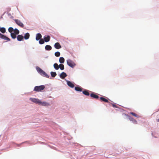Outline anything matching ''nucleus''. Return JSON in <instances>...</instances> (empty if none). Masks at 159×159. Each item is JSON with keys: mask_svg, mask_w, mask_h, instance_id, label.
Masks as SVG:
<instances>
[{"mask_svg": "<svg viewBox=\"0 0 159 159\" xmlns=\"http://www.w3.org/2000/svg\"><path fill=\"white\" fill-rule=\"evenodd\" d=\"M45 88V86L43 85L39 86H36L34 87V91L36 92H40L43 90Z\"/></svg>", "mask_w": 159, "mask_h": 159, "instance_id": "nucleus-1", "label": "nucleus"}, {"mask_svg": "<svg viewBox=\"0 0 159 159\" xmlns=\"http://www.w3.org/2000/svg\"><path fill=\"white\" fill-rule=\"evenodd\" d=\"M67 64L70 67L73 68L75 66V63L70 59H68L67 60Z\"/></svg>", "mask_w": 159, "mask_h": 159, "instance_id": "nucleus-2", "label": "nucleus"}, {"mask_svg": "<svg viewBox=\"0 0 159 159\" xmlns=\"http://www.w3.org/2000/svg\"><path fill=\"white\" fill-rule=\"evenodd\" d=\"M15 21L16 23L19 26L23 28L24 27V24L20 21V20L18 19H16L15 20Z\"/></svg>", "mask_w": 159, "mask_h": 159, "instance_id": "nucleus-3", "label": "nucleus"}, {"mask_svg": "<svg viewBox=\"0 0 159 159\" xmlns=\"http://www.w3.org/2000/svg\"><path fill=\"white\" fill-rule=\"evenodd\" d=\"M30 99L31 101L34 102L39 104L40 100L38 99L31 98Z\"/></svg>", "mask_w": 159, "mask_h": 159, "instance_id": "nucleus-4", "label": "nucleus"}, {"mask_svg": "<svg viewBox=\"0 0 159 159\" xmlns=\"http://www.w3.org/2000/svg\"><path fill=\"white\" fill-rule=\"evenodd\" d=\"M0 38L4 39V40H7V41H10V39L6 37V36L4 35H3L1 34L0 33Z\"/></svg>", "mask_w": 159, "mask_h": 159, "instance_id": "nucleus-5", "label": "nucleus"}, {"mask_svg": "<svg viewBox=\"0 0 159 159\" xmlns=\"http://www.w3.org/2000/svg\"><path fill=\"white\" fill-rule=\"evenodd\" d=\"M55 48L57 49H59L61 48V46L60 44L58 43H56L54 45Z\"/></svg>", "mask_w": 159, "mask_h": 159, "instance_id": "nucleus-6", "label": "nucleus"}, {"mask_svg": "<svg viewBox=\"0 0 159 159\" xmlns=\"http://www.w3.org/2000/svg\"><path fill=\"white\" fill-rule=\"evenodd\" d=\"M39 105H41L43 106H47L49 105L48 103L46 102H41L40 101Z\"/></svg>", "mask_w": 159, "mask_h": 159, "instance_id": "nucleus-7", "label": "nucleus"}, {"mask_svg": "<svg viewBox=\"0 0 159 159\" xmlns=\"http://www.w3.org/2000/svg\"><path fill=\"white\" fill-rule=\"evenodd\" d=\"M40 75H42L43 76L47 78H49V76L43 70L40 73Z\"/></svg>", "mask_w": 159, "mask_h": 159, "instance_id": "nucleus-8", "label": "nucleus"}, {"mask_svg": "<svg viewBox=\"0 0 159 159\" xmlns=\"http://www.w3.org/2000/svg\"><path fill=\"white\" fill-rule=\"evenodd\" d=\"M67 85L70 87L73 88L74 87V84L71 82L69 81H67Z\"/></svg>", "mask_w": 159, "mask_h": 159, "instance_id": "nucleus-9", "label": "nucleus"}, {"mask_svg": "<svg viewBox=\"0 0 159 159\" xmlns=\"http://www.w3.org/2000/svg\"><path fill=\"white\" fill-rule=\"evenodd\" d=\"M67 76L66 74L64 72H62L60 75V77L62 79H64Z\"/></svg>", "mask_w": 159, "mask_h": 159, "instance_id": "nucleus-10", "label": "nucleus"}, {"mask_svg": "<svg viewBox=\"0 0 159 159\" xmlns=\"http://www.w3.org/2000/svg\"><path fill=\"white\" fill-rule=\"evenodd\" d=\"M17 38L18 41H20L23 39L24 37L22 35H19L17 36Z\"/></svg>", "mask_w": 159, "mask_h": 159, "instance_id": "nucleus-11", "label": "nucleus"}, {"mask_svg": "<svg viewBox=\"0 0 159 159\" xmlns=\"http://www.w3.org/2000/svg\"><path fill=\"white\" fill-rule=\"evenodd\" d=\"M50 36L49 35H48L47 36H45L44 37V41L46 42H49L50 40Z\"/></svg>", "mask_w": 159, "mask_h": 159, "instance_id": "nucleus-12", "label": "nucleus"}, {"mask_svg": "<svg viewBox=\"0 0 159 159\" xmlns=\"http://www.w3.org/2000/svg\"><path fill=\"white\" fill-rule=\"evenodd\" d=\"M42 35L38 33L36 34V40H38L41 39Z\"/></svg>", "mask_w": 159, "mask_h": 159, "instance_id": "nucleus-13", "label": "nucleus"}, {"mask_svg": "<svg viewBox=\"0 0 159 159\" xmlns=\"http://www.w3.org/2000/svg\"><path fill=\"white\" fill-rule=\"evenodd\" d=\"M90 96L91 97L94 98L96 99H98L99 98L98 96L94 93H91L90 94Z\"/></svg>", "mask_w": 159, "mask_h": 159, "instance_id": "nucleus-14", "label": "nucleus"}, {"mask_svg": "<svg viewBox=\"0 0 159 159\" xmlns=\"http://www.w3.org/2000/svg\"><path fill=\"white\" fill-rule=\"evenodd\" d=\"M129 120L131 121H132L134 124H137V121L135 120L134 118H133L129 117Z\"/></svg>", "mask_w": 159, "mask_h": 159, "instance_id": "nucleus-15", "label": "nucleus"}, {"mask_svg": "<svg viewBox=\"0 0 159 159\" xmlns=\"http://www.w3.org/2000/svg\"><path fill=\"white\" fill-rule=\"evenodd\" d=\"M52 48V47L49 45H46L45 47V49L48 51L51 50Z\"/></svg>", "mask_w": 159, "mask_h": 159, "instance_id": "nucleus-16", "label": "nucleus"}, {"mask_svg": "<svg viewBox=\"0 0 159 159\" xmlns=\"http://www.w3.org/2000/svg\"><path fill=\"white\" fill-rule=\"evenodd\" d=\"M100 99L102 101L105 102H107V103L109 102L108 101L107 99H106L105 98L103 97H100Z\"/></svg>", "mask_w": 159, "mask_h": 159, "instance_id": "nucleus-17", "label": "nucleus"}, {"mask_svg": "<svg viewBox=\"0 0 159 159\" xmlns=\"http://www.w3.org/2000/svg\"><path fill=\"white\" fill-rule=\"evenodd\" d=\"M30 36V35L29 33H27L25 34L24 38L25 39H27L29 38Z\"/></svg>", "mask_w": 159, "mask_h": 159, "instance_id": "nucleus-18", "label": "nucleus"}, {"mask_svg": "<svg viewBox=\"0 0 159 159\" xmlns=\"http://www.w3.org/2000/svg\"><path fill=\"white\" fill-rule=\"evenodd\" d=\"M59 61L60 63H63L64 62L65 59L63 57H60L59 59Z\"/></svg>", "mask_w": 159, "mask_h": 159, "instance_id": "nucleus-19", "label": "nucleus"}, {"mask_svg": "<svg viewBox=\"0 0 159 159\" xmlns=\"http://www.w3.org/2000/svg\"><path fill=\"white\" fill-rule=\"evenodd\" d=\"M83 93L85 95L87 96H89L90 95L88 91L87 90H85L84 91H83Z\"/></svg>", "mask_w": 159, "mask_h": 159, "instance_id": "nucleus-20", "label": "nucleus"}, {"mask_svg": "<svg viewBox=\"0 0 159 159\" xmlns=\"http://www.w3.org/2000/svg\"><path fill=\"white\" fill-rule=\"evenodd\" d=\"M75 90L77 91L81 92L82 91V88L80 87H75Z\"/></svg>", "mask_w": 159, "mask_h": 159, "instance_id": "nucleus-21", "label": "nucleus"}, {"mask_svg": "<svg viewBox=\"0 0 159 159\" xmlns=\"http://www.w3.org/2000/svg\"><path fill=\"white\" fill-rule=\"evenodd\" d=\"M53 66L54 68L56 70H58L59 68V66L57 63H54Z\"/></svg>", "mask_w": 159, "mask_h": 159, "instance_id": "nucleus-22", "label": "nucleus"}, {"mask_svg": "<svg viewBox=\"0 0 159 159\" xmlns=\"http://www.w3.org/2000/svg\"><path fill=\"white\" fill-rule=\"evenodd\" d=\"M17 34H16L14 33H11V38L13 39H15L16 38V35Z\"/></svg>", "mask_w": 159, "mask_h": 159, "instance_id": "nucleus-23", "label": "nucleus"}, {"mask_svg": "<svg viewBox=\"0 0 159 159\" xmlns=\"http://www.w3.org/2000/svg\"><path fill=\"white\" fill-rule=\"evenodd\" d=\"M51 75L52 77H55L57 75V74L55 72H51Z\"/></svg>", "mask_w": 159, "mask_h": 159, "instance_id": "nucleus-24", "label": "nucleus"}, {"mask_svg": "<svg viewBox=\"0 0 159 159\" xmlns=\"http://www.w3.org/2000/svg\"><path fill=\"white\" fill-rule=\"evenodd\" d=\"M14 33L16 34H18L19 33V31L17 29H15L13 31Z\"/></svg>", "mask_w": 159, "mask_h": 159, "instance_id": "nucleus-25", "label": "nucleus"}, {"mask_svg": "<svg viewBox=\"0 0 159 159\" xmlns=\"http://www.w3.org/2000/svg\"><path fill=\"white\" fill-rule=\"evenodd\" d=\"M59 68L61 70H63L64 69V66L62 64H60L59 65Z\"/></svg>", "mask_w": 159, "mask_h": 159, "instance_id": "nucleus-26", "label": "nucleus"}, {"mask_svg": "<svg viewBox=\"0 0 159 159\" xmlns=\"http://www.w3.org/2000/svg\"><path fill=\"white\" fill-rule=\"evenodd\" d=\"M36 69L37 71L40 74V73H41V72L43 70H42L40 68L38 67L36 68Z\"/></svg>", "mask_w": 159, "mask_h": 159, "instance_id": "nucleus-27", "label": "nucleus"}, {"mask_svg": "<svg viewBox=\"0 0 159 159\" xmlns=\"http://www.w3.org/2000/svg\"><path fill=\"white\" fill-rule=\"evenodd\" d=\"M8 30L9 32L11 33H13L12 32L14 31L13 28L11 27H9L8 28Z\"/></svg>", "mask_w": 159, "mask_h": 159, "instance_id": "nucleus-28", "label": "nucleus"}, {"mask_svg": "<svg viewBox=\"0 0 159 159\" xmlns=\"http://www.w3.org/2000/svg\"><path fill=\"white\" fill-rule=\"evenodd\" d=\"M55 56L57 57H59L60 55V53L59 52H57L55 53Z\"/></svg>", "mask_w": 159, "mask_h": 159, "instance_id": "nucleus-29", "label": "nucleus"}, {"mask_svg": "<svg viewBox=\"0 0 159 159\" xmlns=\"http://www.w3.org/2000/svg\"><path fill=\"white\" fill-rule=\"evenodd\" d=\"M44 41L43 39H41L39 41V43L40 44H43L44 43Z\"/></svg>", "mask_w": 159, "mask_h": 159, "instance_id": "nucleus-30", "label": "nucleus"}, {"mask_svg": "<svg viewBox=\"0 0 159 159\" xmlns=\"http://www.w3.org/2000/svg\"><path fill=\"white\" fill-rule=\"evenodd\" d=\"M130 113L131 115H132L133 116L135 117H136L137 118L139 117V116L136 114L135 113H134V112H130Z\"/></svg>", "mask_w": 159, "mask_h": 159, "instance_id": "nucleus-31", "label": "nucleus"}, {"mask_svg": "<svg viewBox=\"0 0 159 159\" xmlns=\"http://www.w3.org/2000/svg\"><path fill=\"white\" fill-rule=\"evenodd\" d=\"M0 31L2 33H4L6 32L5 28L4 27H2V29Z\"/></svg>", "mask_w": 159, "mask_h": 159, "instance_id": "nucleus-32", "label": "nucleus"}, {"mask_svg": "<svg viewBox=\"0 0 159 159\" xmlns=\"http://www.w3.org/2000/svg\"><path fill=\"white\" fill-rule=\"evenodd\" d=\"M111 105H112V106H113V107H116V108L117 107V106L115 104H113L112 103H111Z\"/></svg>", "mask_w": 159, "mask_h": 159, "instance_id": "nucleus-33", "label": "nucleus"}, {"mask_svg": "<svg viewBox=\"0 0 159 159\" xmlns=\"http://www.w3.org/2000/svg\"><path fill=\"white\" fill-rule=\"evenodd\" d=\"M156 121L158 122H159V119H157L156 120Z\"/></svg>", "mask_w": 159, "mask_h": 159, "instance_id": "nucleus-34", "label": "nucleus"}, {"mask_svg": "<svg viewBox=\"0 0 159 159\" xmlns=\"http://www.w3.org/2000/svg\"><path fill=\"white\" fill-rule=\"evenodd\" d=\"M2 29V27H0V31H1Z\"/></svg>", "mask_w": 159, "mask_h": 159, "instance_id": "nucleus-35", "label": "nucleus"}]
</instances>
